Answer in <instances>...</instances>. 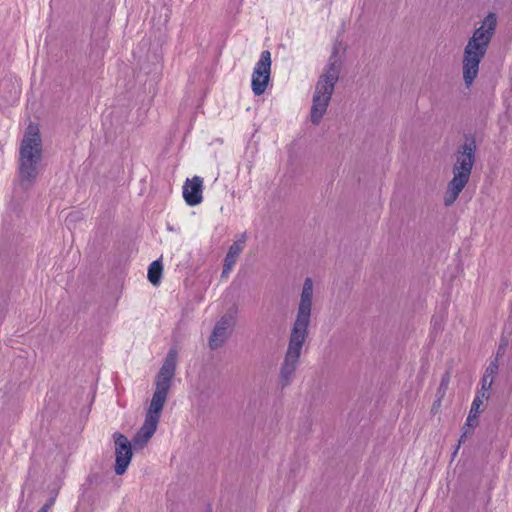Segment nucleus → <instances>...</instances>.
I'll list each match as a JSON object with an SVG mask.
<instances>
[{
    "instance_id": "f257e3e1",
    "label": "nucleus",
    "mask_w": 512,
    "mask_h": 512,
    "mask_svg": "<svg viewBox=\"0 0 512 512\" xmlns=\"http://www.w3.org/2000/svg\"><path fill=\"white\" fill-rule=\"evenodd\" d=\"M496 23V15L489 13L482 21L481 26L474 31L464 48L462 71L463 80L467 87L472 85L478 75L479 64L487 52Z\"/></svg>"
},
{
    "instance_id": "f03ea898",
    "label": "nucleus",
    "mask_w": 512,
    "mask_h": 512,
    "mask_svg": "<svg viewBox=\"0 0 512 512\" xmlns=\"http://www.w3.org/2000/svg\"><path fill=\"white\" fill-rule=\"evenodd\" d=\"M476 143L473 138L467 139L458 149L453 165V177L447 185L443 198L446 207L451 206L459 197L468 183L475 163Z\"/></svg>"
},
{
    "instance_id": "7ed1b4c3",
    "label": "nucleus",
    "mask_w": 512,
    "mask_h": 512,
    "mask_svg": "<svg viewBox=\"0 0 512 512\" xmlns=\"http://www.w3.org/2000/svg\"><path fill=\"white\" fill-rule=\"evenodd\" d=\"M43 158L42 138L36 125L30 124L19 146V175L23 181L33 182Z\"/></svg>"
},
{
    "instance_id": "20e7f679",
    "label": "nucleus",
    "mask_w": 512,
    "mask_h": 512,
    "mask_svg": "<svg viewBox=\"0 0 512 512\" xmlns=\"http://www.w3.org/2000/svg\"><path fill=\"white\" fill-rule=\"evenodd\" d=\"M340 67L331 57L315 86L311 107V122L318 125L327 111L335 84L339 79Z\"/></svg>"
},
{
    "instance_id": "39448f33",
    "label": "nucleus",
    "mask_w": 512,
    "mask_h": 512,
    "mask_svg": "<svg viewBox=\"0 0 512 512\" xmlns=\"http://www.w3.org/2000/svg\"><path fill=\"white\" fill-rule=\"evenodd\" d=\"M308 336L290 332L287 350L280 367L278 384L283 389L289 386L300 363V356Z\"/></svg>"
},
{
    "instance_id": "423d86ee",
    "label": "nucleus",
    "mask_w": 512,
    "mask_h": 512,
    "mask_svg": "<svg viewBox=\"0 0 512 512\" xmlns=\"http://www.w3.org/2000/svg\"><path fill=\"white\" fill-rule=\"evenodd\" d=\"M312 297L313 282L311 278H306L303 284L300 303L295 321L291 328V332L308 336V327L311 319Z\"/></svg>"
},
{
    "instance_id": "0eeeda50",
    "label": "nucleus",
    "mask_w": 512,
    "mask_h": 512,
    "mask_svg": "<svg viewBox=\"0 0 512 512\" xmlns=\"http://www.w3.org/2000/svg\"><path fill=\"white\" fill-rule=\"evenodd\" d=\"M271 72V53L264 50L260 54L252 73L251 88L256 96L262 95L270 80Z\"/></svg>"
},
{
    "instance_id": "6e6552de",
    "label": "nucleus",
    "mask_w": 512,
    "mask_h": 512,
    "mask_svg": "<svg viewBox=\"0 0 512 512\" xmlns=\"http://www.w3.org/2000/svg\"><path fill=\"white\" fill-rule=\"evenodd\" d=\"M115 443V473L116 475H123L127 470L132 458V443L128 438L121 434H114Z\"/></svg>"
},
{
    "instance_id": "1a4fd4ad",
    "label": "nucleus",
    "mask_w": 512,
    "mask_h": 512,
    "mask_svg": "<svg viewBox=\"0 0 512 512\" xmlns=\"http://www.w3.org/2000/svg\"><path fill=\"white\" fill-rule=\"evenodd\" d=\"M176 361H177V352L174 349H171L166 358L165 361L160 368V371L156 378V388L168 391L171 386L172 378L175 375L176 370Z\"/></svg>"
},
{
    "instance_id": "9d476101",
    "label": "nucleus",
    "mask_w": 512,
    "mask_h": 512,
    "mask_svg": "<svg viewBox=\"0 0 512 512\" xmlns=\"http://www.w3.org/2000/svg\"><path fill=\"white\" fill-rule=\"evenodd\" d=\"M203 179L199 176H194L192 179H187L183 185V197L189 206H196L203 200Z\"/></svg>"
},
{
    "instance_id": "9b49d317",
    "label": "nucleus",
    "mask_w": 512,
    "mask_h": 512,
    "mask_svg": "<svg viewBox=\"0 0 512 512\" xmlns=\"http://www.w3.org/2000/svg\"><path fill=\"white\" fill-rule=\"evenodd\" d=\"M168 391L156 388L152 396L150 406L147 410L145 419L154 423H159L160 414L167 399Z\"/></svg>"
},
{
    "instance_id": "f8f14e48",
    "label": "nucleus",
    "mask_w": 512,
    "mask_h": 512,
    "mask_svg": "<svg viewBox=\"0 0 512 512\" xmlns=\"http://www.w3.org/2000/svg\"><path fill=\"white\" fill-rule=\"evenodd\" d=\"M231 323L228 317H222L215 325L209 339V346L211 349L221 347L230 333Z\"/></svg>"
},
{
    "instance_id": "ddd939ff",
    "label": "nucleus",
    "mask_w": 512,
    "mask_h": 512,
    "mask_svg": "<svg viewBox=\"0 0 512 512\" xmlns=\"http://www.w3.org/2000/svg\"><path fill=\"white\" fill-rule=\"evenodd\" d=\"M246 241V233H243L238 240H236L228 249L226 257L224 259V265L222 270V277H227L235 265L240 253L244 249Z\"/></svg>"
},
{
    "instance_id": "4468645a",
    "label": "nucleus",
    "mask_w": 512,
    "mask_h": 512,
    "mask_svg": "<svg viewBox=\"0 0 512 512\" xmlns=\"http://www.w3.org/2000/svg\"><path fill=\"white\" fill-rule=\"evenodd\" d=\"M157 426H158L157 423H154V422H151V421L145 419L143 425L141 426V428L138 430V432L133 437L132 444H133L134 448L141 449V448L145 447L147 445V443L149 442V440L154 435V433L157 429Z\"/></svg>"
},
{
    "instance_id": "2eb2a0df",
    "label": "nucleus",
    "mask_w": 512,
    "mask_h": 512,
    "mask_svg": "<svg viewBox=\"0 0 512 512\" xmlns=\"http://www.w3.org/2000/svg\"><path fill=\"white\" fill-rule=\"evenodd\" d=\"M489 394H486L485 392H477L472 404L471 408L468 414V417L466 419V425L469 427H476L478 424V415L480 413V407L483 404V401L488 399Z\"/></svg>"
},
{
    "instance_id": "dca6fc26",
    "label": "nucleus",
    "mask_w": 512,
    "mask_h": 512,
    "mask_svg": "<svg viewBox=\"0 0 512 512\" xmlns=\"http://www.w3.org/2000/svg\"><path fill=\"white\" fill-rule=\"evenodd\" d=\"M163 266L159 260L153 261L148 268V280L157 285L160 282Z\"/></svg>"
},
{
    "instance_id": "f3484780",
    "label": "nucleus",
    "mask_w": 512,
    "mask_h": 512,
    "mask_svg": "<svg viewBox=\"0 0 512 512\" xmlns=\"http://www.w3.org/2000/svg\"><path fill=\"white\" fill-rule=\"evenodd\" d=\"M497 371H498V363H497V360H495V361H492L488 365V367L485 370L484 375L493 379L494 375L497 373Z\"/></svg>"
},
{
    "instance_id": "a211bd4d",
    "label": "nucleus",
    "mask_w": 512,
    "mask_h": 512,
    "mask_svg": "<svg viewBox=\"0 0 512 512\" xmlns=\"http://www.w3.org/2000/svg\"><path fill=\"white\" fill-rule=\"evenodd\" d=\"M481 383H482V386H481V390L479 392H485L486 394H488V391L493 384V379L483 375Z\"/></svg>"
},
{
    "instance_id": "6ab92c4d",
    "label": "nucleus",
    "mask_w": 512,
    "mask_h": 512,
    "mask_svg": "<svg viewBox=\"0 0 512 512\" xmlns=\"http://www.w3.org/2000/svg\"><path fill=\"white\" fill-rule=\"evenodd\" d=\"M51 505H52V501H51L50 503H48V504H45V505L40 509V511H39V512H47V511H48V509L51 507Z\"/></svg>"
},
{
    "instance_id": "aec40b11",
    "label": "nucleus",
    "mask_w": 512,
    "mask_h": 512,
    "mask_svg": "<svg viewBox=\"0 0 512 512\" xmlns=\"http://www.w3.org/2000/svg\"><path fill=\"white\" fill-rule=\"evenodd\" d=\"M459 448H460V443H458V445L454 449L453 456H456V454L458 453Z\"/></svg>"
},
{
    "instance_id": "412c9836",
    "label": "nucleus",
    "mask_w": 512,
    "mask_h": 512,
    "mask_svg": "<svg viewBox=\"0 0 512 512\" xmlns=\"http://www.w3.org/2000/svg\"><path fill=\"white\" fill-rule=\"evenodd\" d=\"M466 437V434L464 433L461 437H460V440H459V443H463L464 439Z\"/></svg>"
}]
</instances>
